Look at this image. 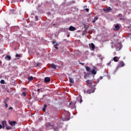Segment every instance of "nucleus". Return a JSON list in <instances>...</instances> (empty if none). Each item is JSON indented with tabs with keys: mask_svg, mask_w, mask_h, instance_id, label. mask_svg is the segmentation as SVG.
<instances>
[{
	"mask_svg": "<svg viewBox=\"0 0 131 131\" xmlns=\"http://www.w3.org/2000/svg\"><path fill=\"white\" fill-rule=\"evenodd\" d=\"M86 82L87 86H89V88H91V89H89V90L85 89L83 90L84 93L91 94V93H94L95 91L94 87L96 86V85H93V83L94 82L93 80H88L86 81Z\"/></svg>",
	"mask_w": 131,
	"mask_h": 131,
	"instance_id": "f257e3e1",
	"label": "nucleus"
},
{
	"mask_svg": "<svg viewBox=\"0 0 131 131\" xmlns=\"http://www.w3.org/2000/svg\"><path fill=\"white\" fill-rule=\"evenodd\" d=\"M61 124H62V123H61L60 122H56V123L54 122H52L47 123L45 124V125L47 128L51 127V128L56 130V129L61 127Z\"/></svg>",
	"mask_w": 131,
	"mask_h": 131,
	"instance_id": "f03ea898",
	"label": "nucleus"
},
{
	"mask_svg": "<svg viewBox=\"0 0 131 131\" xmlns=\"http://www.w3.org/2000/svg\"><path fill=\"white\" fill-rule=\"evenodd\" d=\"M125 66V63L123 61H121L119 62L118 67L119 68L123 67Z\"/></svg>",
	"mask_w": 131,
	"mask_h": 131,
	"instance_id": "7ed1b4c3",
	"label": "nucleus"
},
{
	"mask_svg": "<svg viewBox=\"0 0 131 131\" xmlns=\"http://www.w3.org/2000/svg\"><path fill=\"white\" fill-rule=\"evenodd\" d=\"M89 46H90L91 50H94V49L95 48V46L94 45V44L93 43H91V44H90Z\"/></svg>",
	"mask_w": 131,
	"mask_h": 131,
	"instance_id": "20e7f679",
	"label": "nucleus"
},
{
	"mask_svg": "<svg viewBox=\"0 0 131 131\" xmlns=\"http://www.w3.org/2000/svg\"><path fill=\"white\" fill-rule=\"evenodd\" d=\"M50 81V78L49 77H46L44 79V82L45 83H48Z\"/></svg>",
	"mask_w": 131,
	"mask_h": 131,
	"instance_id": "39448f33",
	"label": "nucleus"
},
{
	"mask_svg": "<svg viewBox=\"0 0 131 131\" xmlns=\"http://www.w3.org/2000/svg\"><path fill=\"white\" fill-rule=\"evenodd\" d=\"M2 128L3 129L5 128V127L7 126V121H3L2 123Z\"/></svg>",
	"mask_w": 131,
	"mask_h": 131,
	"instance_id": "423d86ee",
	"label": "nucleus"
},
{
	"mask_svg": "<svg viewBox=\"0 0 131 131\" xmlns=\"http://www.w3.org/2000/svg\"><path fill=\"white\" fill-rule=\"evenodd\" d=\"M69 31H75L76 30V28L72 26H71L69 28Z\"/></svg>",
	"mask_w": 131,
	"mask_h": 131,
	"instance_id": "0eeeda50",
	"label": "nucleus"
},
{
	"mask_svg": "<svg viewBox=\"0 0 131 131\" xmlns=\"http://www.w3.org/2000/svg\"><path fill=\"white\" fill-rule=\"evenodd\" d=\"M50 66L51 67V68L54 69V70H56L57 69V66L56 65H55L54 63H51L50 64Z\"/></svg>",
	"mask_w": 131,
	"mask_h": 131,
	"instance_id": "6e6552de",
	"label": "nucleus"
},
{
	"mask_svg": "<svg viewBox=\"0 0 131 131\" xmlns=\"http://www.w3.org/2000/svg\"><path fill=\"white\" fill-rule=\"evenodd\" d=\"M111 10H112V9L110 7H108L107 9L103 10V11L106 13H108Z\"/></svg>",
	"mask_w": 131,
	"mask_h": 131,
	"instance_id": "1a4fd4ad",
	"label": "nucleus"
},
{
	"mask_svg": "<svg viewBox=\"0 0 131 131\" xmlns=\"http://www.w3.org/2000/svg\"><path fill=\"white\" fill-rule=\"evenodd\" d=\"M90 76H92L93 78L94 77V76H93V75H91V74H90L89 73L86 74V75H85L84 78L86 79V78H88Z\"/></svg>",
	"mask_w": 131,
	"mask_h": 131,
	"instance_id": "9d476101",
	"label": "nucleus"
},
{
	"mask_svg": "<svg viewBox=\"0 0 131 131\" xmlns=\"http://www.w3.org/2000/svg\"><path fill=\"white\" fill-rule=\"evenodd\" d=\"M16 123H17V122H15V121L9 122L10 125H11L12 126H14L15 125H16Z\"/></svg>",
	"mask_w": 131,
	"mask_h": 131,
	"instance_id": "9b49d317",
	"label": "nucleus"
},
{
	"mask_svg": "<svg viewBox=\"0 0 131 131\" xmlns=\"http://www.w3.org/2000/svg\"><path fill=\"white\" fill-rule=\"evenodd\" d=\"M120 29V26H119V25L117 24L115 26V28L114 30L115 31H118Z\"/></svg>",
	"mask_w": 131,
	"mask_h": 131,
	"instance_id": "f8f14e48",
	"label": "nucleus"
},
{
	"mask_svg": "<svg viewBox=\"0 0 131 131\" xmlns=\"http://www.w3.org/2000/svg\"><path fill=\"white\" fill-rule=\"evenodd\" d=\"M97 71L96 70H95V69H94L93 70H92L91 71V72L92 74H94V75H96L97 74Z\"/></svg>",
	"mask_w": 131,
	"mask_h": 131,
	"instance_id": "ddd939ff",
	"label": "nucleus"
},
{
	"mask_svg": "<svg viewBox=\"0 0 131 131\" xmlns=\"http://www.w3.org/2000/svg\"><path fill=\"white\" fill-rule=\"evenodd\" d=\"M5 59H6L7 60H10V59H11V56H10L9 55H7L5 57Z\"/></svg>",
	"mask_w": 131,
	"mask_h": 131,
	"instance_id": "4468645a",
	"label": "nucleus"
},
{
	"mask_svg": "<svg viewBox=\"0 0 131 131\" xmlns=\"http://www.w3.org/2000/svg\"><path fill=\"white\" fill-rule=\"evenodd\" d=\"M85 69H86V71H88L89 72H91V69L89 66H86L85 68Z\"/></svg>",
	"mask_w": 131,
	"mask_h": 131,
	"instance_id": "2eb2a0df",
	"label": "nucleus"
},
{
	"mask_svg": "<svg viewBox=\"0 0 131 131\" xmlns=\"http://www.w3.org/2000/svg\"><path fill=\"white\" fill-rule=\"evenodd\" d=\"M113 59H114L115 62H118V61H119V59H118L117 56L114 57Z\"/></svg>",
	"mask_w": 131,
	"mask_h": 131,
	"instance_id": "dca6fc26",
	"label": "nucleus"
},
{
	"mask_svg": "<svg viewBox=\"0 0 131 131\" xmlns=\"http://www.w3.org/2000/svg\"><path fill=\"white\" fill-rule=\"evenodd\" d=\"M98 19V17L97 16H95V18L93 20V23H95L96 20Z\"/></svg>",
	"mask_w": 131,
	"mask_h": 131,
	"instance_id": "f3484780",
	"label": "nucleus"
},
{
	"mask_svg": "<svg viewBox=\"0 0 131 131\" xmlns=\"http://www.w3.org/2000/svg\"><path fill=\"white\" fill-rule=\"evenodd\" d=\"M119 50H121L122 48V45L121 42H119Z\"/></svg>",
	"mask_w": 131,
	"mask_h": 131,
	"instance_id": "a211bd4d",
	"label": "nucleus"
},
{
	"mask_svg": "<svg viewBox=\"0 0 131 131\" xmlns=\"http://www.w3.org/2000/svg\"><path fill=\"white\" fill-rule=\"evenodd\" d=\"M9 100H10L9 97H7V98H6V99H5L4 103H7V102H8V101H9Z\"/></svg>",
	"mask_w": 131,
	"mask_h": 131,
	"instance_id": "6ab92c4d",
	"label": "nucleus"
},
{
	"mask_svg": "<svg viewBox=\"0 0 131 131\" xmlns=\"http://www.w3.org/2000/svg\"><path fill=\"white\" fill-rule=\"evenodd\" d=\"M6 129H7V130L12 129V127H10V126L8 125H7L6 126Z\"/></svg>",
	"mask_w": 131,
	"mask_h": 131,
	"instance_id": "aec40b11",
	"label": "nucleus"
},
{
	"mask_svg": "<svg viewBox=\"0 0 131 131\" xmlns=\"http://www.w3.org/2000/svg\"><path fill=\"white\" fill-rule=\"evenodd\" d=\"M78 100H79L80 103H81L82 102V99L81 96L80 97H78Z\"/></svg>",
	"mask_w": 131,
	"mask_h": 131,
	"instance_id": "412c9836",
	"label": "nucleus"
},
{
	"mask_svg": "<svg viewBox=\"0 0 131 131\" xmlns=\"http://www.w3.org/2000/svg\"><path fill=\"white\" fill-rule=\"evenodd\" d=\"M69 81L72 83H74V80L73 78H69Z\"/></svg>",
	"mask_w": 131,
	"mask_h": 131,
	"instance_id": "4be33fe9",
	"label": "nucleus"
},
{
	"mask_svg": "<svg viewBox=\"0 0 131 131\" xmlns=\"http://www.w3.org/2000/svg\"><path fill=\"white\" fill-rule=\"evenodd\" d=\"M47 105L46 104H45L43 106V108L42 109V111L43 112H45L46 111V108H47Z\"/></svg>",
	"mask_w": 131,
	"mask_h": 131,
	"instance_id": "5701e85b",
	"label": "nucleus"
},
{
	"mask_svg": "<svg viewBox=\"0 0 131 131\" xmlns=\"http://www.w3.org/2000/svg\"><path fill=\"white\" fill-rule=\"evenodd\" d=\"M28 79L30 81L32 80L33 79V77H29V78H28Z\"/></svg>",
	"mask_w": 131,
	"mask_h": 131,
	"instance_id": "b1692460",
	"label": "nucleus"
},
{
	"mask_svg": "<svg viewBox=\"0 0 131 131\" xmlns=\"http://www.w3.org/2000/svg\"><path fill=\"white\" fill-rule=\"evenodd\" d=\"M15 56H16V57H21V55L19 54H16Z\"/></svg>",
	"mask_w": 131,
	"mask_h": 131,
	"instance_id": "393cba45",
	"label": "nucleus"
},
{
	"mask_svg": "<svg viewBox=\"0 0 131 131\" xmlns=\"http://www.w3.org/2000/svg\"><path fill=\"white\" fill-rule=\"evenodd\" d=\"M0 82L1 84H5V80H2Z\"/></svg>",
	"mask_w": 131,
	"mask_h": 131,
	"instance_id": "a878e982",
	"label": "nucleus"
},
{
	"mask_svg": "<svg viewBox=\"0 0 131 131\" xmlns=\"http://www.w3.org/2000/svg\"><path fill=\"white\" fill-rule=\"evenodd\" d=\"M54 47L56 50H58L57 43L55 45Z\"/></svg>",
	"mask_w": 131,
	"mask_h": 131,
	"instance_id": "bb28decb",
	"label": "nucleus"
},
{
	"mask_svg": "<svg viewBox=\"0 0 131 131\" xmlns=\"http://www.w3.org/2000/svg\"><path fill=\"white\" fill-rule=\"evenodd\" d=\"M23 95L25 97L27 95L26 92H23Z\"/></svg>",
	"mask_w": 131,
	"mask_h": 131,
	"instance_id": "cd10ccee",
	"label": "nucleus"
},
{
	"mask_svg": "<svg viewBox=\"0 0 131 131\" xmlns=\"http://www.w3.org/2000/svg\"><path fill=\"white\" fill-rule=\"evenodd\" d=\"M5 107L8 108V104L7 103H5Z\"/></svg>",
	"mask_w": 131,
	"mask_h": 131,
	"instance_id": "c85d7f7f",
	"label": "nucleus"
},
{
	"mask_svg": "<svg viewBox=\"0 0 131 131\" xmlns=\"http://www.w3.org/2000/svg\"><path fill=\"white\" fill-rule=\"evenodd\" d=\"M85 11H86L87 12H88L89 11V9H88V8L85 9Z\"/></svg>",
	"mask_w": 131,
	"mask_h": 131,
	"instance_id": "c756f323",
	"label": "nucleus"
},
{
	"mask_svg": "<svg viewBox=\"0 0 131 131\" xmlns=\"http://www.w3.org/2000/svg\"><path fill=\"white\" fill-rule=\"evenodd\" d=\"M111 47L112 48H115V45H112Z\"/></svg>",
	"mask_w": 131,
	"mask_h": 131,
	"instance_id": "7c9ffc66",
	"label": "nucleus"
},
{
	"mask_svg": "<svg viewBox=\"0 0 131 131\" xmlns=\"http://www.w3.org/2000/svg\"><path fill=\"white\" fill-rule=\"evenodd\" d=\"M3 128V125L0 124V129Z\"/></svg>",
	"mask_w": 131,
	"mask_h": 131,
	"instance_id": "2f4dec72",
	"label": "nucleus"
},
{
	"mask_svg": "<svg viewBox=\"0 0 131 131\" xmlns=\"http://www.w3.org/2000/svg\"><path fill=\"white\" fill-rule=\"evenodd\" d=\"M9 110H13V107H10L9 108Z\"/></svg>",
	"mask_w": 131,
	"mask_h": 131,
	"instance_id": "473e14b6",
	"label": "nucleus"
},
{
	"mask_svg": "<svg viewBox=\"0 0 131 131\" xmlns=\"http://www.w3.org/2000/svg\"><path fill=\"white\" fill-rule=\"evenodd\" d=\"M37 92H40V89H37Z\"/></svg>",
	"mask_w": 131,
	"mask_h": 131,
	"instance_id": "72a5a7b5",
	"label": "nucleus"
},
{
	"mask_svg": "<svg viewBox=\"0 0 131 131\" xmlns=\"http://www.w3.org/2000/svg\"><path fill=\"white\" fill-rule=\"evenodd\" d=\"M39 64H40V63H38L37 64V66H39Z\"/></svg>",
	"mask_w": 131,
	"mask_h": 131,
	"instance_id": "f704fd0d",
	"label": "nucleus"
},
{
	"mask_svg": "<svg viewBox=\"0 0 131 131\" xmlns=\"http://www.w3.org/2000/svg\"><path fill=\"white\" fill-rule=\"evenodd\" d=\"M80 63V64H81V65H83L84 64V63Z\"/></svg>",
	"mask_w": 131,
	"mask_h": 131,
	"instance_id": "c9c22d12",
	"label": "nucleus"
},
{
	"mask_svg": "<svg viewBox=\"0 0 131 131\" xmlns=\"http://www.w3.org/2000/svg\"><path fill=\"white\" fill-rule=\"evenodd\" d=\"M67 114H68V116H70V113H68Z\"/></svg>",
	"mask_w": 131,
	"mask_h": 131,
	"instance_id": "e433bc0d",
	"label": "nucleus"
},
{
	"mask_svg": "<svg viewBox=\"0 0 131 131\" xmlns=\"http://www.w3.org/2000/svg\"><path fill=\"white\" fill-rule=\"evenodd\" d=\"M55 43V41H53V44H54Z\"/></svg>",
	"mask_w": 131,
	"mask_h": 131,
	"instance_id": "4c0bfd02",
	"label": "nucleus"
},
{
	"mask_svg": "<svg viewBox=\"0 0 131 131\" xmlns=\"http://www.w3.org/2000/svg\"><path fill=\"white\" fill-rule=\"evenodd\" d=\"M11 11H13V12H14V10L13 9V10H11Z\"/></svg>",
	"mask_w": 131,
	"mask_h": 131,
	"instance_id": "58836bf2",
	"label": "nucleus"
},
{
	"mask_svg": "<svg viewBox=\"0 0 131 131\" xmlns=\"http://www.w3.org/2000/svg\"><path fill=\"white\" fill-rule=\"evenodd\" d=\"M121 14H119V15H121Z\"/></svg>",
	"mask_w": 131,
	"mask_h": 131,
	"instance_id": "ea45409f",
	"label": "nucleus"
},
{
	"mask_svg": "<svg viewBox=\"0 0 131 131\" xmlns=\"http://www.w3.org/2000/svg\"><path fill=\"white\" fill-rule=\"evenodd\" d=\"M85 27V28H86V27L85 26H84Z\"/></svg>",
	"mask_w": 131,
	"mask_h": 131,
	"instance_id": "a19ab883",
	"label": "nucleus"
},
{
	"mask_svg": "<svg viewBox=\"0 0 131 131\" xmlns=\"http://www.w3.org/2000/svg\"><path fill=\"white\" fill-rule=\"evenodd\" d=\"M0 64H1V61H0Z\"/></svg>",
	"mask_w": 131,
	"mask_h": 131,
	"instance_id": "79ce46f5",
	"label": "nucleus"
}]
</instances>
